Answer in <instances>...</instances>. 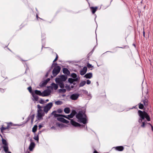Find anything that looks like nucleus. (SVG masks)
Returning a JSON list of instances; mask_svg holds the SVG:
<instances>
[{"label":"nucleus","instance_id":"nucleus-1","mask_svg":"<svg viewBox=\"0 0 153 153\" xmlns=\"http://www.w3.org/2000/svg\"><path fill=\"white\" fill-rule=\"evenodd\" d=\"M76 116V117L78 119L79 122L82 123L84 124L86 123V115L82 112H79Z\"/></svg>","mask_w":153,"mask_h":153},{"label":"nucleus","instance_id":"nucleus-2","mask_svg":"<svg viewBox=\"0 0 153 153\" xmlns=\"http://www.w3.org/2000/svg\"><path fill=\"white\" fill-rule=\"evenodd\" d=\"M6 124L7 126L6 127H4V126H2L0 130L1 132H5V131L7 130L9 131V129L11 128V126H15V125L11 122L6 123Z\"/></svg>","mask_w":153,"mask_h":153},{"label":"nucleus","instance_id":"nucleus-3","mask_svg":"<svg viewBox=\"0 0 153 153\" xmlns=\"http://www.w3.org/2000/svg\"><path fill=\"white\" fill-rule=\"evenodd\" d=\"M138 113L142 119H144L145 118L148 121L150 120V118L147 114L145 112H143L140 110H139Z\"/></svg>","mask_w":153,"mask_h":153},{"label":"nucleus","instance_id":"nucleus-4","mask_svg":"<svg viewBox=\"0 0 153 153\" xmlns=\"http://www.w3.org/2000/svg\"><path fill=\"white\" fill-rule=\"evenodd\" d=\"M67 77L65 75H62L56 78L55 81L56 82H60L65 81L67 79Z\"/></svg>","mask_w":153,"mask_h":153},{"label":"nucleus","instance_id":"nucleus-5","mask_svg":"<svg viewBox=\"0 0 153 153\" xmlns=\"http://www.w3.org/2000/svg\"><path fill=\"white\" fill-rule=\"evenodd\" d=\"M61 68L58 66L55 67L52 71V74L54 76H55L60 72Z\"/></svg>","mask_w":153,"mask_h":153},{"label":"nucleus","instance_id":"nucleus-6","mask_svg":"<svg viewBox=\"0 0 153 153\" xmlns=\"http://www.w3.org/2000/svg\"><path fill=\"white\" fill-rule=\"evenodd\" d=\"M53 106V103L52 102L48 103L45 106L44 109V111L47 113L48 111L50 110Z\"/></svg>","mask_w":153,"mask_h":153},{"label":"nucleus","instance_id":"nucleus-7","mask_svg":"<svg viewBox=\"0 0 153 153\" xmlns=\"http://www.w3.org/2000/svg\"><path fill=\"white\" fill-rule=\"evenodd\" d=\"M45 114L42 110H38L37 113V119L39 120L42 119V117Z\"/></svg>","mask_w":153,"mask_h":153},{"label":"nucleus","instance_id":"nucleus-8","mask_svg":"<svg viewBox=\"0 0 153 153\" xmlns=\"http://www.w3.org/2000/svg\"><path fill=\"white\" fill-rule=\"evenodd\" d=\"M58 88V85H57L54 83L51 84V86L48 87V89L52 91L53 89L56 90Z\"/></svg>","mask_w":153,"mask_h":153},{"label":"nucleus","instance_id":"nucleus-9","mask_svg":"<svg viewBox=\"0 0 153 153\" xmlns=\"http://www.w3.org/2000/svg\"><path fill=\"white\" fill-rule=\"evenodd\" d=\"M51 91L49 89L45 90L42 92V96L45 97L48 96L50 94Z\"/></svg>","mask_w":153,"mask_h":153},{"label":"nucleus","instance_id":"nucleus-10","mask_svg":"<svg viewBox=\"0 0 153 153\" xmlns=\"http://www.w3.org/2000/svg\"><path fill=\"white\" fill-rule=\"evenodd\" d=\"M87 70V68L86 67H84L83 69L80 71V74L82 75H84L86 72Z\"/></svg>","mask_w":153,"mask_h":153},{"label":"nucleus","instance_id":"nucleus-11","mask_svg":"<svg viewBox=\"0 0 153 153\" xmlns=\"http://www.w3.org/2000/svg\"><path fill=\"white\" fill-rule=\"evenodd\" d=\"M79 96L77 94H73L71 96L70 98L72 100H75L78 98Z\"/></svg>","mask_w":153,"mask_h":153},{"label":"nucleus","instance_id":"nucleus-12","mask_svg":"<svg viewBox=\"0 0 153 153\" xmlns=\"http://www.w3.org/2000/svg\"><path fill=\"white\" fill-rule=\"evenodd\" d=\"M35 144L34 142H31L29 147V149L30 151H32L34 148Z\"/></svg>","mask_w":153,"mask_h":153},{"label":"nucleus","instance_id":"nucleus-13","mask_svg":"<svg viewBox=\"0 0 153 153\" xmlns=\"http://www.w3.org/2000/svg\"><path fill=\"white\" fill-rule=\"evenodd\" d=\"M92 73H87L85 75L84 77L87 79H90L92 77Z\"/></svg>","mask_w":153,"mask_h":153},{"label":"nucleus","instance_id":"nucleus-14","mask_svg":"<svg viewBox=\"0 0 153 153\" xmlns=\"http://www.w3.org/2000/svg\"><path fill=\"white\" fill-rule=\"evenodd\" d=\"M80 78H76L75 79L69 78L68 81L71 83H72L74 81H77L79 80Z\"/></svg>","mask_w":153,"mask_h":153},{"label":"nucleus","instance_id":"nucleus-15","mask_svg":"<svg viewBox=\"0 0 153 153\" xmlns=\"http://www.w3.org/2000/svg\"><path fill=\"white\" fill-rule=\"evenodd\" d=\"M71 123L72 125L75 126H80V125L79 123L72 120H71Z\"/></svg>","mask_w":153,"mask_h":153},{"label":"nucleus","instance_id":"nucleus-16","mask_svg":"<svg viewBox=\"0 0 153 153\" xmlns=\"http://www.w3.org/2000/svg\"><path fill=\"white\" fill-rule=\"evenodd\" d=\"M75 113L76 112L75 111H72L70 114L68 115L67 116L68 117L67 118L69 119L70 118H72L75 115Z\"/></svg>","mask_w":153,"mask_h":153},{"label":"nucleus","instance_id":"nucleus-17","mask_svg":"<svg viewBox=\"0 0 153 153\" xmlns=\"http://www.w3.org/2000/svg\"><path fill=\"white\" fill-rule=\"evenodd\" d=\"M91 10L92 11V13L93 14L96 11H97V10L98 9V7H90Z\"/></svg>","mask_w":153,"mask_h":153},{"label":"nucleus","instance_id":"nucleus-18","mask_svg":"<svg viewBox=\"0 0 153 153\" xmlns=\"http://www.w3.org/2000/svg\"><path fill=\"white\" fill-rule=\"evenodd\" d=\"M33 97V100L34 101H37L39 99V97L38 96L36 95L35 94H32Z\"/></svg>","mask_w":153,"mask_h":153},{"label":"nucleus","instance_id":"nucleus-19","mask_svg":"<svg viewBox=\"0 0 153 153\" xmlns=\"http://www.w3.org/2000/svg\"><path fill=\"white\" fill-rule=\"evenodd\" d=\"M54 115L55 117H64L65 118H68L67 116L63 115H62V114H54Z\"/></svg>","mask_w":153,"mask_h":153},{"label":"nucleus","instance_id":"nucleus-20","mask_svg":"<svg viewBox=\"0 0 153 153\" xmlns=\"http://www.w3.org/2000/svg\"><path fill=\"white\" fill-rule=\"evenodd\" d=\"M123 149V147L122 146H117L116 148V149L119 151H122Z\"/></svg>","mask_w":153,"mask_h":153},{"label":"nucleus","instance_id":"nucleus-21","mask_svg":"<svg viewBox=\"0 0 153 153\" xmlns=\"http://www.w3.org/2000/svg\"><path fill=\"white\" fill-rule=\"evenodd\" d=\"M35 93L36 94L40 96H42V92H41L40 91L36 90L35 91Z\"/></svg>","mask_w":153,"mask_h":153},{"label":"nucleus","instance_id":"nucleus-22","mask_svg":"<svg viewBox=\"0 0 153 153\" xmlns=\"http://www.w3.org/2000/svg\"><path fill=\"white\" fill-rule=\"evenodd\" d=\"M63 72L64 73L68 74L69 73V71L66 68H64L63 69Z\"/></svg>","mask_w":153,"mask_h":153},{"label":"nucleus","instance_id":"nucleus-23","mask_svg":"<svg viewBox=\"0 0 153 153\" xmlns=\"http://www.w3.org/2000/svg\"><path fill=\"white\" fill-rule=\"evenodd\" d=\"M64 112L67 114H68L70 112V110L69 108H66L64 109Z\"/></svg>","mask_w":153,"mask_h":153},{"label":"nucleus","instance_id":"nucleus-24","mask_svg":"<svg viewBox=\"0 0 153 153\" xmlns=\"http://www.w3.org/2000/svg\"><path fill=\"white\" fill-rule=\"evenodd\" d=\"M71 76L74 78L75 79L76 78H79V77H77V76L76 74L75 73H72L71 74Z\"/></svg>","mask_w":153,"mask_h":153},{"label":"nucleus","instance_id":"nucleus-25","mask_svg":"<svg viewBox=\"0 0 153 153\" xmlns=\"http://www.w3.org/2000/svg\"><path fill=\"white\" fill-rule=\"evenodd\" d=\"M56 83L59 84V87L61 88H64L65 87L64 85L63 84L62 82H56Z\"/></svg>","mask_w":153,"mask_h":153},{"label":"nucleus","instance_id":"nucleus-26","mask_svg":"<svg viewBox=\"0 0 153 153\" xmlns=\"http://www.w3.org/2000/svg\"><path fill=\"white\" fill-rule=\"evenodd\" d=\"M85 83L86 82L85 81H82L80 83L79 85V86L80 87H82L85 85Z\"/></svg>","mask_w":153,"mask_h":153},{"label":"nucleus","instance_id":"nucleus-27","mask_svg":"<svg viewBox=\"0 0 153 153\" xmlns=\"http://www.w3.org/2000/svg\"><path fill=\"white\" fill-rule=\"evenodd\" d=\"M3 148H4V151L6 152H7L8 151V145L4 146H3Z\"/></svg>","mask_w":153,"mask_h":153},{"label":"nucleus","instance_id":"nucleus-28","mask_svg":"<svg viewBox=\"0 0 153 153\" xmlns=\"http://www.w3.org/2000/svg\"><path fill=\"white\" fill-rule=\"evenodd\" d=\"M37 127V126L36 125H35L33 126V128H32V131L33 132H35L36 131Z\"/></svg>","mask_w":153,"mask_h":153},{"label":"nucleus","instance_id":"nucleus-29","mask_svg":"<svg viewBox=\"0 0 153 153\" xmlns=\"http://www.w3.org/2000/svg\"><path fill=\"white\" fill-rule=\"evenodd\" d=\"M2 143L3 144V145H4V146L8 145L6 141L5 140H4L3 139H2Z\"/></svg>","mask_w":153,"mask_h":153},{"label":"nucleus","instance_id":"nucleus-30","mask_svg":"<svg viewBox=\"0 0 153 153\" xmlns=\"http://www.w3.org/2000/svg\"><path fill=\"white\" fill-rule=\"evenodd\" d=\"M62 103V102L60 101H57L55 102V104L57 105H60Z\"/></svg>","mask_w":153,"mask_h":153},{"label":"nucleus","instance_id":"nucleus-31","mask_svg":"<svg viewBox=\"0 0 153 153\" xmlns=\"http://www.w3.org/2000/svg\"><path fill=\"white\" fill-rule=\"evenodd\" d=\"M147 102L148 100H147L145 99L144 100H143V102L145 106H146L147 105Z\"/></svg>","mask_w":153,"mask_h":153},{"label":"nucleus","instance_id":"nucleus-32","mask_svg":"<svg viewBox=\"0 0 153 153\" xmlns=\"http://www.w3.org/2000/svg\"><path fill=\"white\" fill-rule=\"evenodd\" d=\"M144 107L143 105L141 103H140L139 105V108L140 109H142Z\"/></svg>","mask_w":153,"mask_h":153},{"label":"nucleus","instance_id":"nucleus-33","mask_svg":"<svg viewBox=\"0 0 153 153\" xmlns=\"http://www.w3.org/2000/svg\"><path fill=\"white\" fill-rule=\"evenodd\" d=\"M64 118L62 117H58L57 118V120L59 121H60L62 122H63V120L64 119Z\"/></svg>","mask_w":153,"mask_h":153},{"label":"nucleus","instance_id":"nucleus-34","mask_svg":"<svg viewBox=\"0 0 153 153\" xmlns=\"http://www.w3.org/2000/svg\"><path fill=\"white\" fill-rule=\"evenodd\" d=\"M87 66L88 68H92L93 67V66L92 65H91L88 63L87 65Z\"/></svg>","mask_w":153,"mask_h":153},{"label":"nucleus","instance_id":"nucleus-35","mask_svg":"<svg viewBox=\"0 0 153 153\" xmlns=\"http://www.w3.org/2000/svg\"><path fill=\"white\" fill-rule=\"evenodd\" d=\"M50 80V79L49 78H48L46 80L44 83V84L45 85Z\"/></svg>","mask_w":153,"mask_h":153},{"label":"nucleus","instance_id":"nucleus-36","mask_svg":"<svg viewBox=\"0 0 153 153\" xmlns=\"http://www.w3.org/2000/svg\"><path fill=\"white\" fill-rule=\"evenodd\" d=\"M65 125L64 124H63V123H61V125H60V126L59 127V128H62L65 127Z\"/></svg>","mask_w":153,"mask_h":153},{"label":"nucleus","instance_id":"nucleus-37","mask_svg":"<svg viewBox=\"0 0 153 153\" xmlns=\"http://www.w3.org/2000/svg\"><path fill=\"white\" fill-rule=\"evenodd\" d=\"M63 123H68L69 122L68 121L66 120L65 119H64L63 120Z\"/></svg>","mask_w":153,"mask_h":153},{"label":"nucleus","instance_id":"nucleus-38","mask_svg":"<svg viewBox=\"0 0 153 153\" xmlns=\"http://www.w3.org/2000/svg\"><path fill=\"white\" fill-rule=\"evenodd\" d=\"M58 58V56L57 54H56V57L55 59L53 60V62H54L56 61L57 60Z\"/></svg>","mask_w":153,"mask_h":153},{"label":"nucleus","instance_id":"nucleus-39","mask_svg":"<svg viewBox=\"0 0 153 153\" xmlns=\"http://www.w3.org/2000/svg\"><path fill=\"white\" fill-rule=\"evenodd\" d=\"M91 83V81L88 80V79L87 80V82H86V83H87V84H88V85H89V84H90Z\"/></svg>","mask_w":153,"mask_h":153},{"label":"nucleus","instance_id":"nucleus-40","mask_svg":"<svg viewBox=\"0 0 153 153\" xmlns=\"http://www.w3.org/2000/svg\"><path fill=\"white\" fill-rule=\"evenodd\" d=\"M57 112H58V113H62V111L61 109H58L57 110Z\"/></svg>","mask_w":153,"mask_h":153},{"label":"nucleus","instance_id":"nucleus-41","mask_svg":"<svg viewBox=\"0 0 153 153\" xmlns=\"http://www.w3.org/2000/svg\"><path fill=\"white\" fill-rule=\"evenodd\" d=\"M59 91H62L63 93H65L66 91V90L65 89H60Z\"/></svg>","mask_w":153,"mask_h":153},{"label":"nucleus","instance_id":"nucleus-42","mask_svg":"<svg viewBox=\"0 0 153 153\" xmlns=\"http://www.w3.org/2000/svg\"><path fill=\"white\" fill-rule=\"evenodd\" d=\"M45 102L44 101L42 100H41L40 101H39V103L41 104H44V103Z\"/></svg>","mask_w":153,"mask_h":153},{"label":"nucleus","instance_id":"nucleus-43","mask_svg":"<svg viewBox=\"0 0 153 153\" xmlns=\"http://www.w3.org/2000/svg\"><path fill=\"white\" fill-rule=\"evenodd\" d=\"M37 108L39 109L38 110H42L41 109L42 108V107L39 105H38L37 106Z\"/></svg>","mask_w":153,"mask_h":153},{"label":"nucleus","instance_id":"nucleus-44","mask_svg":"<svg viewBox=\"0 0 153 153\" xmlns=\"http://www.w3.org/2000/svg\"><path fill=\"white\" fill-rule=\"evenodd\" d=\"M61 125V123H56V126H58V127H59Z\"/></svg>","mask_w":153,"mask_h":153},{"label":"nucleus","instance_id":"nucleus-45","mask_svg":"<svg viewBox=\"0 0 153 153\" xmlns=\"http://www.w3.org/2000/svg\"><path fill=\"white\" fill-rule=\"evenodd\" d=\"M28 89L30 92H31L32 91V88L30 87H29L28 88Z\"/></svg>","mask_w":153,"mask_h":153},{"label":"nucleus","instance_id":"nucleus-46","mask_svg":"<svg viewBox=\"0 0 153 153\" xmlns=\"http://www.w3.org/2000/svg\"><path fill=\"white\" fill-rule=\"evenodd\" d=\"M145 126V123L144 122H143L142 124L141 125V126L142 127H144Z\"/></svg>","mask_w":153,"mask_h":153},{"label":"nucleus","instance_id":"nucleus-47","mask_svg":"<svg viewBox=\"0 0 153 153\" xmlns=\"http://www.w3.org/2000/svg\"><path fill=\"white\" fill-rule=\"evenodd\" d=\"M143 35L144 36V37H145V32L144 31L143 32Z\"/></svg>","mask_w":153,"mask_h":153},{"label":"nucleus","instance_id":"nucleus-48","mask_svg":"<svg viewBox=\"0 0 153 153\" xmlns=\"http://www.w3.org/2000/svg\"><path fill=\"white\" fill-rule=\"evenodd\" d=\"M48 73H47V74H46V75H45L46 76V77H47V76H48Z\"/></svg>","mask_w":153,"mask_h":153},{"label":"nucleus","instance_id":"nucleus-49","mask_svg":"<svg viewBox=\"0 0 153 153\" xmlns=\"http://www.w3.org/2000/svg\"><path fill=\"white\" fill-rule=\"evenodd\" d=\"M39 128H41L42 127V126L41 125H39Z\"/></svg>","mask_w":153,"mask_h":153},{"label":"nucleus","instance_id":"nucleus-50","mask_svg":"<svg viewBox=\"0 0 153 153\" xmlns=\"http://www.w3.org/2000/svg\"><path fill=\"white\" fill-rule=\"evenodd\" d=\"M65 88H66L67 89H68L69 88V86H65Z\"/></svg>","mask_w":153,"mask_h":153},{"label":"nucleus","instance_id":"nucleus-51","mask_svg":"<svg viewBox=\"0 0 153 153\" xmlns=\"http://www.w3.org/2000/svg\"><path fill=\"white\" fill-rule=\"evenodd\" d=\"M139 122H141L142 121V119H140L139 121Z\"/></svg>","mask_w":153,"mask_h":153},{"label":"nucleus","instance_id":"nucleus-52","mask_svg":"<svg viewBox=\"0 0 153 153\" xmlns=\"http://www.w3.org/2000/svg\"><path fill=\"white\" fill-rule=\"evenodd\" d=\"M33 117H33L32 118V120H31V122L32 123L33 122Z\"/></svg>","mask_w":153,"mask_h":153},{"label":"nucleus","instance_id":"nucleus-53","mask_svg":"<svg viewBox=\"0 0 153 153\" xmlns=\"http://www.w3.org/2000/svg\"><path fill=\"white\" fill-rule=\"evenodd\" d=\"M98 153V152H97L96 151H95L94 153Z\"/></svg>","mask_w":153,"mask_h":153},{"label":"nucleus","instance_id":"nucleus-54","mask_svg":"<svg viewBox=\"0 0 153 153\" xmlns=\"http://www.w3.org/2000/svg\"><path fill=\"white\" fill-rule=\"evenodd\" d=\"M48 101H49V100L48 99H47L46 100V102H48Z\"/></svg>","mask_w":153,"mask_h":153},{"label":"nucleus","instance_id":"nucleus-55","mask_svg":"<svg viewBox=\"0 0 153 153\" xmlns=\"http://www.w3.org/2000/svg\"><path fill=\"white\" fill-rule=\"evenodd\" d=\"M51 128H53V129H55V127H52Z\"/></svg>","mask_w":153,"mask_h":153},{"label":"nucleus","instance_id":"nucleus-56","mask_svg":"<svg viewBox=\"0 0 153 153\" xmlns=\"http://www.w3.org/2000/svg\"><path fill=\"white\" fill-rule=\"evenodd\" d=\"M35 140H38V137L37 138H36L35 139Z\"/></svg>","mask_w":153,"mask_h":153},{"label":"nucleus","instance_id":"nucleus-57","mask_svg":"<svg viewBox=\"0 0 153 153\" xmlns=\"http://www.w3.org/2000/svg\"><path fill=\"white\" fill-rule=\"evenodd\" d=\"M8 153H11V152H8Z\"/></svg>","mask_w":153,"mask_h":153},{"label":"nucleus","instance_id":"nucleus-58","mask_svg":"<svg viewBox=\"0 0 153 153\" xmlns=\"http://www.w3.org/2000/svg\"><path fill=\"white\" fill-rule=\"evenodd\" d=\"M54 113V112H52V114H53V113Z\"/></svg>","mask_w":153,"mask_h":153},{"label":"nucleus","instance_id":"nucleus-59","mask_svg":"<svg viewBox=\"0 0 153 153\" xmlns=\"http://www.w3.org/2000/svg\"><path fill=\"white\" fill-rule=\"evenodd\" d=\"M87 1H88V0H86Z\"/></svg>","mask_w":153,"mask_h":153}]
</instances>
